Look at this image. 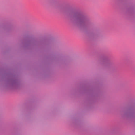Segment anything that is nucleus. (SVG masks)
Returning <instances> with one entry per match:
<instances>
[{
	"label": "nucleus",
	"mask_w": 135,
	"mask_h": 135,
	"mask_svg": "<svg viewBox=\"0 0 135 135\" xmlns=\"http://www.w3.org/2000/svg\"><path fill=\"white\" fill-rule=\"evenodd\" d=\"M76 16L80 21L82 22L84 20V17L82 16L79 14H77L76 15Z\"/></svg>",
	"instance_id": "1"
}]
</instances>
